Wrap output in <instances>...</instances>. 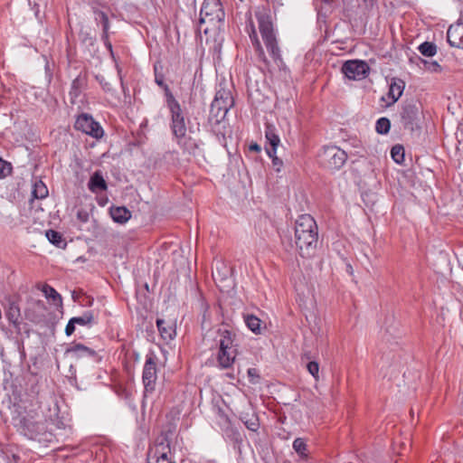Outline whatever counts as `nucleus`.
Here are the masks:
<instances>
[{
    "label": "nucleus",
    "mask_w": 463,
    "mask_h": 463,
    "mask_svg": "<svg viewBox=\"0 0 463 463\" xmlns=\"http://www.w3.org/2000/svg\"><path fill=\"white\" fill-rule=\"evenodd\" d=\"M94 20L96 24H100L102 27V34L101 41L103 42L105 47L109 52L110 55L114 57L112 44L109 41V20L108 14L97 8L93 9Z\"/></svg>",
    "instance_id": "nucleus-11"
},
{
    "label": "nucleus",
    "mask_w": 463,
    "mask_h": 463,
    "mask_svg": "<svg viewBox=\"0 0 463 463\" xmlns=\"http://www.w3.org/2000/svg\"><path fill=\"white\" fill-rule=\"evenodd\" d=\"M348 271H351V269H352V266L351 265H348Z\"/></svg>",
    "instance_id": "nucleus-51"
},
{
    "label": "nucleus",
    "mask_w": 463,
    "mask_h": 463,
    "mask_svg": "<svg viewBox=\"0 0 463 463\" xmlns=\"http://www.w3.org/2000/svg\"><path fill=\"white\" fill-rule=\"evenodd\" d=\"M156 326L161 337L165 341H171L175 338L176 332L175 324L173 321L157 318Z\"/></svg>",
    "instance_id": "nucleus-15"
},
{
    "label": "nucleus",
    "mask_w": 463,
    "mask_h": 463,
    "mask_svg": "<svg viewBox=\"0 0 463 463\" xmlns=\"http://www.w3.org/2000/svg\"><path fill=\"white\" fill-rule=\"evenodd\" d=\"M175 431V424L168 423L166 426L164 427V430L162 431V438H164V439L171 440L172 436L174 435Z\"/></svg>",
    "instance_id": "nucleus-39"
},
{
    "label": "nucleus",
    "mask_w": 463,
    "mask_h": 463,
    "mask_svg": "<svg viewBox=\"0 0 463 463\" xmlns=\"http://www.w3.org/2000/svg\"><path fill=\"white\" fill-rule=\"evenodd\" d=\"M46 237L48 241L58 248L64 249L67 245L62 234L54 230L46 231Z\"/></svg>",
    "instance_id": "nucleus-26"
},
{
    "label": "nucleus",
    "mask_w": 463,
    "mask_h": 463,
    "mask_svg": "<svg viewBox=\"0 0 463 463\" xmlns=\"http://www.w3.org/2000/svg\"><path fill=\"white\" fill-rule=\"evenodd\" d=\"M249 150L251 151V152L259 153V152H260L261 147L257 143H252V144L250 145Z\"/></svg>",
    "instance_id": "nucleus-47"
},
{
    "label": "nucleus",
    "mask_w": 463,
    "mask_h": 463,
    "mask_svg": "<svg viewBox=\"0 0 463 463\" xmlns=\"http://www.w3.org/2000/svg\"><path fill=\"white\" fill-rule=\"evenodd\" d=\"M307 369L309 373L315 378L318 379L319 364L317 362L310 361L307 364Z\"/></svg>",
    "instance_id": "nucleus-41"
},
{
    "label": "nucleus",
    "mask_w": 463,
    "mask_h": 463,
    "mask_svg": "<svg viewBox=\"0 0 463 463\" xmlns=\"http://www.w3.org/2000/svg\"><path fill=\"white\" fill-rule=\"evenodd\" d=\"M80 42L87 46H93L96 43V38L90 32L80 30L79 33Z\"/></svg>",
    "instance_id": "nucleus-35"
},
{
    "label": "nucleus",
    "mask_w": 463,
    "mask_h": 463,
    "mask_svg": "<svg viewBox=\"0 0 463 463\" xmlns=\"http://www.w3.org/2000/svg\"><path fill=\"white\" fill-rule=\"evenodd\" d=\"M11 171H12L11 164L3 160L0 157V178L6 177L8 175H10Z\"/></svg>",
    "instance_id": "nucleus-38"
},
{
    "label": "nucleus",
    "mask_w": 463,
    "mask_h": 463,
    "mask_svg": "<svg viewBox=\"0 0 463 463\" xmlns=\"http://www.w3.org/2000/svg\"><path fill=\"white\" fill-rule=\"evenodd\" d=\"M447 41L452 47L463 49V24L458 23L449 27Z\"/></svg>",
    "instance_id": "nucleus-12"
},
{
    "label": "nucleus",
    "mask_w": 463,
    "mask_h": 463,
    "mask_svg": "<svg viewBox=\"0 0 463 463\" xmlns=\"http://www.w3.org/2000/svg\"><path fill=\"white\" fill-rule=\"evenodd\" d=\"M72 298L76 300L75 293L72 294Z\"/></svg>",
    "instance_id": "nucleus-50"
},
{
    "label": "nucleus",
    "mask_w": 463,
    "mask_h": 463,
    "mask_svg": "<svg viewBox=\"0 0 463 463\" xmlns=\"http://www.w3.org/2000/svg\"><path fill=\"white\" fill-rule=\"evenodd\" d=\"M87 84L86 75H78L71 82V90L69 92L71 104L77 103V99L80 97L82 90Z\"/></svg>",
    "instance_id": "nucleus-16"
},
{
    "label": "nucleus",
    "mask_w": 463,
    "mask_h": 463,
    "mask_svg": "<svg viewBox=\"0 0 463 463\" xmlns=\"http://www.w3.org/2000/svg\"><path fill=\"white\" fill-rule=\"evenodd\" d=\"M169 452L155 453L154 457L156 458V463H174L168 458Z\"/></svg>",
    "instance_id": "nucleus-43"
},
{
    "label": "nucleus",
    "mask_w": 463,
    "mask_h": 463,
    "mask_svg": "<svg viewBox=\"0 0 463 463\" xmlns=\"http://www.w3.org/2000/svg\"><path fill=\"white\" fill-rule=\"evenodd\" d=\"M243 320L247 327L255 335L262 334V331L266 329V326L258 317L252 314H244Z\"/></svg>",
    "instance_id": "nucleus-20"
},
{
    "label": "nucleus",
    "mask_w": 463,
    "mask_h": 463,
    "mask_svg": "<svg viewBox=\"0 0 463 463\" xmlns=\"http://www.w3.org/2000/svg\"><path fill=\"white\" fill-rule=\"evenodd\" d=\"M166 106L170 111V128L174 137H183L184 133L187 131V123L189 118L182 109L179 101L174 97L166 101Z\"/></svg>",
    "instance_id": "nucleus-4"
},
{
    "label": "nucleus",
    "mask_w": 463,
    "mask_h": 463,
    "mask_svg": "<svg viewBox=\"0 0 463 463\" xmlns=\"http://www.w3.org/2000/svg\"><path fill=\"white\" fill-rule=\"evenodd\" d=\"M95 78L98 80V82L100 84V86L102 87L103 90L108 91V92L112 90L110 83L108 82L102 75H96Z\"/></svg>",
    "instance_id": "nucleus-42"
},
{
    "label": "nucleus",
    "mask_w": 463,
    "mask_h": 463,
    "mask_svg": "<svg viewBox=\"0 0 463 463\" xmlns=\"http://www.w3.org/2000/svg\"><path fill=\"white\" fill-rule=\"evenodd\" d=\"M234 99L229 90L221 88L215 93L214 99L211 104L210 114L217 121L223 119L228 111L233 107Z\"/></svg>",
    "instance_id": "nucleus-6"
},
{
    "label": "nucleus",
    "mask_w": 463,
    "mask_h": 463,
    "mask_svg": "<svg viewBox=\"0 0 463 463\" xmlns=\"http://www.w3.org/2000/svg\"><path fill=\"white\" fill-rule=\"evenodd\" d=\"M392 158L398 164L404 161V148L402 145H395L391 149Z\"/></svg>",
    "instance_id": "nucleus-34"
},
{
    "label": "nucleus",
    "mask_w": 463,
    "mask_h": 463,
    "mask_svg": "<svg viewBox=\"0 0 463 463\" xmlns=\"http://www.w3.org/2000/svg\"><path fill=\"white\" fill-rule=\"evenodd\" d=\"M293 449L300 456L306 455L307 444L305 440L301 438H297L293 441Z\"/></svg>",
    "instance_id": "nucleus-36"
},
{
    "label": "nucleus",
    "mask_w": 463,
    "mask_h": 463,
    "mask_svg": "<svg viewBox=\"0 0 463 463\" xmlns=\"http://www.w3.org/2000/svg\"><path fill=\"white\" fill-rule=\"evenodd\" d=\"M348 271H351V269H352V266L351 265H348Z\"/></svg>",
    "instance_id": "nucleus-53"
},
{
    "label": "nucleus",
    "mask_w": 463,
    "mask_h": 463,
    "mask_svg": "<svg viewBox=\"0 0 463 463\" xmlns=\"http://www.w3.org/2000/svg\"><path fill=\"white\" fill-rule=\"evenodd\" d=\"M221 336L219 340V350L234 349L233 348V334L228 329H218Z\"/></svg>",
    "instance_id": "nucleus-24"
},
{
    "label": "nucleus",
    "mask_w": 463,
    "mask_h": 463,
    "mask_svg": "<svg viewBox=\"0 0 463 463\" xmlns=\"http://www.w3.org/2000/svg\"><path fill=\"white\" fill-rule=\"evenodd\" d=\"M250 39L252 41L253 45L256 48V51L259 52V54L260 56H263V61H266V58L264 56L263 49H262L261 44H260V41H259V39L257 37V34H256V32H255L254 28L252 29V35L250 34Z\"/></svg>",
    "instance_id": "nucleus-40"
},
{
    "label": "nucleus",
    "mask_w": 463,
    "mask_h": 463,
    "mask_svg": "<svg viewBox=\"0 0 463 463\" xmlns=\"http://www.w3.org/2000/svg\"><path fill=\"white\" fill-rule=\"evenodd\" d=\"M225 13L220 0H204L200 12V25L210 24L213 27L219 26L224 21Z\"/></svg>",
    "instance_id": "nucleus-5"
},
{
    "label": "nucleus",
    "mask_w": 463,
    "mask_h": 463,
    "mask_svg": "<svg viewBox=\"0 0 463 463\" xmlns=\"http://www.w3.org/2000/svg\"><path fill=\"white\" fill-rule=\"evenodd\" d=\"M38 288L42 290L45 298L49 299L52 305L59 307H62V298L54 288L45 283L42 286H38Z\"/></svg>",
    "instance_id": "nucleus-21"
},
{
    "label": "nucleus",
    "mask_w": 463,
    "mask_h": 463,
    "mask_svg": "<svg viewBox=\"0 0 463 463\" xmlns=\"http://www.w3.org/2000/svg\"><path fill=\"white\" fill-rule=\"evenodd\" d=\"M318 229L310 214L300 215L295 223V243L302 257H311L317 249Z\"/></svg>",
    "instance_id": "nucleus-1"
},
{
    "label": "nucleus",
    "mask_w": 463,
    "mask_h": 463,
    "mask_svg": "<svg viewBox=\"0 0 463 463\" xmlns=\"http://www.w3.org/2000/svg\"><path fill=\"white\" fill-rule=\"evenodd\" d=\"M405 88V82L399 78L392 79L389 86V91L387 93L388 98L391 99V104H394L402 95Z\"/></svg>",
    "instance_id": "nucleus-17"
},
{
    "label": "nucleus",
    "mask_w": 463,
    "mask_h": 463,
    "mask_svg": "<svg viewBox=\"0 0 463 463\" xmlns=\"http://www.w3.org/2000/svg\"><path fill=\"white\" fill-rule=\"evenodd\" d=\"M67 354H71L76 358L84 357V356H94L96 352L82 344H74L70 348L67 349Z\"/></svg>",
    "instance_id": "nucleus-23"
},
{
    "label": "nucleus",
    "mask_w": 463,
    "mask_h": 463,
    "mask_svg": "<svg viewBox=\"0 0 463 463\" xmlns=\"http://www.w3.org/2000/svg\"><path fill=\"white\" fill-rule=\"evenodd\" d=\"M265 137L268 144L269 145V147H266V152L269 156H272V155L276 154L277 147L280 143V139L273 125L269 123L265 125Z\"/></svg>",
    "instance_id": "nucleus-14"
},
{
    "label": "nucleus",
    "mask_w": 463,
    "mask_h": 463,
    "mask_svg": "<svg viewBox=\"0 0 463 463\" xmlns=\"http://www.w3.org/2000/svg\"><path fill=\"white\" fill-rule=\"evenodd\" d=\"M109 213H110L112 220L115 222L121 223V224L127 222L131 217L130 211H128L124 206L111 207L109 209Z\"/></svg>",
    "instance_id": "nucleus-22"
},
{
    "label": "nucleus",
    "mask_w": 463,
    "mask_h": 463,
    "mask_svg": "<svg viewBox=\"0 0 463 463\" xmlns=\"http://www.w3.org/2000/svg\"><path fill=\"white\" fill-rule=\"evenodd\" d=\"M74 127L77 130L95 138H100L104 134L103 128L100 125L88 114L80 115L75 121Z\"/></svg>",
    "instance_id": "nucleus-9"
},
{
    "label": "nucleus",
    "mask_w": 463,
    "mask_h": 463,
    "mask_svg": "<svg viewBox=\"0 0 463 463\" xmlns=\"http://www.w3.org/2000/svg\"><path fill=\"white\" fill-rule=\"evenodd\" d=\"M346 159V153L335 146L324 147L318 155L320 165L328 169L341 168Z\"/></svg>",
    "instance_id": "nucleus-7"
},
{
    "label": "nucleus",
    "mask_w": 463,
    "mask_h": 463,
    "mask_svg": "<svg viewBox=\"0 0 463 463\" xmlns=\"http://www.w3.org/2000/svg\"><path fill=\"white\" fill-rule=\"evenodd\" d=\"M419 52L427 57H432L437 52V46L434 43L424 42L418 47Z\"/></svg>",
    "instance_id": "nucleus-31"
},
{
    "label": "nucleus",
    "mask_w": 463,
    "mask_h": 463,
    "mask_svg": "<svg viewBox=\"0 0 463 463\" xmlns=\"http://www.w3.org/2000/svg\"><path fill=\"white\" fill-rule=\"evenodd\" d=\"M248 376H249L250 382L251 383H257L259 379H260V375L258 373V371L255 368H250L248 370Z\"/></svg>",
    "instance_id": "nucleus-44"
},
{
    "label": "nucleus",
    "mask_w": 463,
    "mask_h": 463,
    "mask_svg": "<svg viewBox=\"0 0 463 463\" xmlns=\"http://www.w3.org/2000/svg\"><path fill=\"white\" fill-rule=\"evenodd\" d=\"M72 318L76 325L90 326L94 322V312L92 310H87L81 316Z\"/></svg>",
    "instance_id": "nucleus-29"
},
{
    "label": "nucleus",
    "mask_w": 463,
    "mask_h": 463,
    "mask_svg": "<svg viewBox=\"0 0 463 463\" xmlns=\"http://www.w3.org/2000/svg\"><path fill=\"white\" fill-rule=\"evenodd\" d=\"M33 195L37 199H43L48 195V189L42 181L34 184Z\"/></svg>",
    "instance_id": "nucleus-33"
},
{
    "label": "nucleus",
    "mask_w": 463,
    "mask_h": 463,
    "mask_svg": "<svg viewBox=\"0 0 463 463\" xmlns=\"http://www.w3.org/2000/svg\"><path fill=\"white\" fill-rule=\"evenodd\" d=\"M348 271H351V269H352V266L351 265H348Z\"/></svg>",
    "instance_id": "nucleus-52"
},
{
    "label": "nucleus",
    "mask_w": 463,
    "mask_h": 463,
    "mask_svg": "<svg viewBox=\"0 0 463 463\" xmlns=\"http://www.w3.org/2000/svg\"><path fill=\"white\" fill-rule=\"evenodd\" d=\"M269 157L272 159L273 167L276 169L277 172H279L280 168L283 165L282 160L280 158H279L278 156H276V154L272 155V156H269Z\"/></svg>",
    "instance_id": "nucleus-45"
},
{
    "label": "nucleus",
    "mask_w": 463,
    "mask_h": 463,
    "mask_svg": "<svg viewBox=\"0 0 463 463\" xmlns=\"http://www.w3.org/2000/svg\"><path fill=\"white\" fill-rule=\"evenodd\" d=\"M75 325L76 324H75V322H73V318L71 317L69 320V322H68V324H67V326L65 327V334H66V335L70 336V335H71L74 333V331H75Z\"/></svg>",
    "instance_id": "nucleus-46"
},
{
    "label": "nucleus",
    "mask_w": 463,
    "mask_h": 463,
    "mask_svg": "<svg viewBox=\"0 0 463 463\" xmlns=\"http://www.w3.org/2000/svg\"><path fill=\"white\" fill-rule=\"evenodd\" d=\"M421 105L417 101H404L399 112L400 121L404 129L413 132L420 129Z\"/></svg>",
    "instance_id": "nucleus-3"
},
{
    "label": "nucleus",
    "mask_w": 463,
    "mask_h": 463,
    "mask_svg": "<svg viewBox=\"0 0 463 463\" xmlns=\"http://www.w3.org/2000/svg\"><path fill=\"white\" fill-rule=\"evenodd\" d=\"M88 188L94 194L106 191L108 189L107 183L100 171H96L92 174L88 183Z\"/></svg>",
    "instance_id": "nucleus-18"
},
{
    "label": "nucleus",
    "mask_w": 463,
    "mask_h": 463,
    "mask_svg": "<svg viewBox=\"0 0 463 463\" xmlns=\"http://www.w3.org/2000/svg\"><path fill=\"white\" fill-rule=\"evenodd\" d=\"M176 144L183 149L184 153H187L192 156H196L200 151V144L201 142L193 138L192 137H187L186 133H184L183 137H175Z\"/></svg>",
    "instance_id": "nucleus-13"
},
{
    "label": "nucleus",
    "mask_w": 463,
    "mask_h": 463,
    "mask_svg": "<svg viewBox=\"0 0 463 463\" xmlns=\"http://www.w3.org/2000/svg\"><path fill=\"white\" fill-rule=\"evenodd\" d=\"M429 70H430L432 71H440V66L437 61H433V62L430 63Z\"/></svg>",
    "instance_id": "nucleus-48"
},
{
    "label": "nucleus",
    "mask_w": 463,
    "mask_h": 463,
    "mask_svg": "<svg viewBox=\"0 0 463 463\" xmlns=\"http://www.w3.org/2000/svg\"><path fill=\"white\" fill-rule=\"evenodd\" d=\"M377 7V0H360L358 9L364 15H369Z\"/></svg>",
    "instance_id": "nucleus-30"
},
{
    "label": "nucleus",
    "mask_w": 463,
    "mask_h": 463,
    "mask_svg": "<svg viewBox=\"0 0 463 463\" xmlns=\"http://www.w3.org/2000/svg\"><path fill=\"white\" fill-rule=\"evenodd\" d=\"M171 440L161 438L156 444L155 453L170 452Z\"/></svg>",
    "instance_id": "nucleus-37"
},
{
    "label": "nucleus",
    "mask_w": 463,
    "mask_h": 463,
    "mask_svg": "<svg viewBox=\"0 0 463 463\" xmlns=\"http://www.w3.org/2000/svg\"><path fill=\"white\" fill-rule=\"evenodd\" d=\"M156 357L153 354L147 355L143 368L142 381L145 392L152 393L155 391L157 379Z\"/></svg>",
    "instance_id": "nucleus-8"
},
{
    "label": "nucleus",
    "mask_w": 463,
    "mask_h": 463,
    "mask_svg": "<svg viewBox=\"0 0 463 463\" xmlns=\"http://www.w3.org/2000/svg\"><path fill=\"white\" fill-rule=\"evenodd\" d=\"M237 355L236 349L219 350L217 361L221 368L228 369L232 367Z\"/></svg>",
    "instance_id": "nucleus-19"
},
{
    "label": "nucleus",
    "mask_w": 463,
    "mask_h": 463,
    "mask_svg": "<svg viewBox=\"0 0 463 463\" xmlns=\"http://www.w3.org/2000/svg\"><path fill=\"white\" fill-rule=\"evenodd\" d=\"M5 316L9 323L13 324L15 326H18L19 318L21 317L19 306L14 302L10 303L6 310Z\"/></svg>",
    "instance_id": "nucleus-27"
},
{
    "label": "nucleus",
    "mask_w": 463,
    "mask_h": 463,
    "mask_svg": "<svg viewBox=\"0 0 463 463\" xmlns=\"http://www.w3.org/2000/svg\"><path fill=\"white\" fill-rule=\"evenodd\" d=\"M35 305L38 307H41V308H45V304L43 300H36L35 301Z\"/></svg>",
    "instance_id": "nucleus-49"
},
{
    "label": "nucleus",
    "mask_w": 463,
    "mask_h": 463,
    "mask_svg": "<svg viewBox=\"0 0 463 463\" xmlns=\"http://www.w3.org/2000/svg\"><path fill=\"white\" fill-rule=\"evenodd\" d=\"M256 18L265 46L278 66L283 64L280 50L274 33L271 16L266 12H257Z\"/></svg>",
    "instance_id": "nucleus-2"
},
{
    "label": "nucleus",
    "mask_w": 463,
    "mask_h": 463,
    "mask_svg": "<svg viewBox=\"0 0 463 463\" xmlns=\"http://www.w3.org/2000/svg\"><path fill=\"white\" fill-rule=\"evenodd\" d=\"M391 121L387 118H381L376 121L375 130L378 134L385 135L389 133Z\"/></svg>",
    "instance_id": "nucleus-32"
},
{
    "label": "nucleus",
    "mask_w": 463,
    "mask_h": 463,
    "mask_svg": "<svg viewBox=\"0 0 463 463\" xmlns=\"http://www.w3.org/2000/svg\"><path fill=\"white\" fill-rule=\"evenodd\" d=\"M155 82L163 89L165 96L166 101L172 98H174V95L172 91L170 90L168 85L165 82L164 75L162 73H158L156 67L155 66Z\"/></svg>",
    "instance_id": "nucleus-28"
},
{
    "label": "nucleus",
    "mask_w": 463,
    "mask_h": 463,
    "mask_svg": "<svg viewBox=\"0 0 463 463\" xmlns=\"http://www.w3.org/2000/svg\"><path fill=\"white\" fill-rule=\"evenodd\" d=\"M241 420L243 422L245 427L251 430L256 432L260 428V420L259 417L255 413H242L240 417Z\"/></svg>",
    "instance_id": "nucleus-25"
},
{
    "label": "nucleus",
    "mask_w": 463,
    "mask_h": 463,
    "mask_svg": "<svg viewBox=\"0 0 463 463\" xmlns=\"http://www.w3.org/2000/svg\"><path fill=\"white\" fill-rule=\"evenodd\" d=\"M207 32H208V28H205L204 33H207Z\"/></svg>",
    "instance_id": "nucleus-54"
},
{
    "label": "nucleus",
    "mask_w": 463,
    "mask_h": 463,
    "mask_svg": "<svg viewBox=\"0 0 463 463\" xmlns=\"http://www.w3.org/2000/svg\"><path fill=\"white\" fill-rule=\"evenodd\" d=\"M369 66L364 61L351 60L342 66V72L350 80H361L369 72Z\"/></svg>",
    "instance_id": "nucleus-10"
}]
</instances>
